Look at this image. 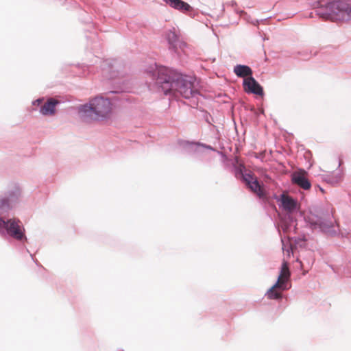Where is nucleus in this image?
<instances>
[{
  "mask_svg": "<svg viewBox=\"0 0 351 351\" xmlns=\"http://www.w3.org/2000/svg\"><path fill=\"white\" fill-rule=\"evenodd\" d=\"M149 73L155 84L161 89L165 95H170L173 90H178L186 99L201 95L199 91L193 87L189 76L176 70L156 64L155 68L150 70Z\"/></svg>",
  "mask_w": 351,
  "mask_h": 351,
  "instance_id": "nucleus-1",
  "label": "nucleus"
},
{
  "mask_svg": "<svg viewBox=\"0 0 351 351\" xmlns=\"http://www.w3.org/2000/svg\"><path fill=\"white\" fill-rule=\"evenodd\" d=\"M21 196L19 189L15 188L0 195V235L15 240H27L25 229L20 220L5 217L15 208Z\"/></svg>",
  "mask_w": 351,
  "mask_h": 351,
  "instance_id": "nucleus-2",
  "label": "nucleus"
},
{
  "mask_svg": "<svg viewBox=\"0 0 351 351\" xmlns=\"http://www.w3.org/2000/svg\"><path fill=\"white\" fill-rule=\"evenodd\" d=\"M308 215L303 214L302 216L306 227L312 230H318L319 233L327 237L339 236L340 231L335 229V223L331 219L332 215L322 204L312 205L308 208Z\"/></svg>",
  "mask_w": 351,
  "mask_h": 351,
  "instance_id": "nucleus-3",
  "label": "nucleus"
},
{
  "mask_svg": "<svg viewBox=\"0 0 351 351\" xmlns=\"http://www.w3.org/2000/svg\"><path fill=\"white\" fill-rule=\"evenodd\" d=\"M315 13L324 20L351 21V0H317Z\"/></svg>",
  "mask_w": 351,
  "mask_h": 351,
  "instance_id": "nucleus-4",
  "label": "nucleus"
},
{
  "mask_svg": "<svg viewBox=\"0 0 351 351\" xmlns=\"http://www.w3.org/2000/svg\"><path fill=\"white\" fill-rule=\"evenodd\" d=\"M80 117L92 121H101L108 119L112 110V103L108 98L97 96L88 103L77 107Z\"/></svg>",
  "mask_w": 351,
  "mask_h": 351,
  "instance_id": "nucleus-5",
  "label": "nucleus"
},
{
  "mask_svg": "<svg viewBox=\"0 0 351 351\" xmlns=\"http://www.w3.org/2000/svg\"><path fill=\"white\" fill-rule=\"evenodd\" d=\"M280 209L285 212L282 217V228L284 232H296L298 228L297 215L302 216L300 205L293 197L285 193L280 194L278 199Z\"/></svg>",
  "mask_w": 351,
  "mask_h": 351,
  "instance_id": "nucleus-6",
  "label": "nucleus"
},
{
  "mask_svg": "<svg viewBox=\"0 0 351 351\" xmlns=\"http://www.w3.org/2000/svg\"><path fill=\"white\" fill-rule=\"evenodd\" d=\"M232 173L250 191H256V188L262 184L252 171H247L243 163H232Z\"/></svg>",
  "mask_w": 351,
  "mask_h": 351,
  "instance_id": "nucleus-7",
  "label": "nucleus"
},
{
  "mask_svg": "<svg viewBox=\"0 0 351 351\" xmlns=\"http://www.w3.org/2000/svg\"><path fill=\"white\" fill-rule=\"evenodd\" d=\"M166 40L169 45V49L178 56H181V52L184 51L187 44L180 40L179 34L176 32L175 28L169 29L166 34Z\"/></svg>",
  "mask_w": 351,
  "mask_h": 351,
  "instance_id": "nucleus-8",
  "label": "nucleus"
},
{
  "mask_svg": "<svg viewBox=\"0 0 351 351\" xmlns=\"http://www.w3.org/2000/svg\"><path fill=\"white\" fill-rule=\"evenodd\" d=\"M242 85L245 92L247 94H253L261 97L265 95L263 86L253 76L244 78Z\"/></svg>",
  "mask_w": 351,
  "mask_h": 351,
  "instance_id": "nucleus-9",
  "label": "nucleus"
},
{
  "mask_svg": "<svg viewBox=\"0 0 351 351\" xmlns=\"http://www.w3.org/2000/svg\"><path fill=\"white\" fill-rule=\"evenodd\" d=\"M287 263L285 261H283L281 265V268L279 272V274L278 276L277 280L275 282V283L267 290V291L265 293V295L267 297L268 299L270 300H280L282 299V296L280 293H278V291H275L274 289L276 288H279L280 287V278H282L283 272H284V267L287 266Z\"/></svg>",
  "mask_w": 351,
  "mask_h": 351,
  "instance_id": "nucleus-10",
  "label": "nucleus"
},
{
  "mask_svg": "<svg viewBox=\"0 0 351 351\" xmlns=\"http://www.w3.org/2000/svg\"><path fill=\"white\" fill-rule=\"evenodd\" d=\"M199 143H200V141L194 140H178V145L182 148V152L189 156H194L200 152Z\"/></svg>",
  "mask_w": 351,
  "mask_h": 351,
  "instance_id": "nucleus-11",
  "label": "nucleus"
},
{
  "mask_svg": "<svg viewBox=\"0 0 351 351\" xmlns=\"http://www.w3.org/2000/svg\"><path fill=\"white\" fill-rule=\"evenodd\" d=\"M60 102L53 98L49 99L46 103L40 107L39 112L43 116H51L56 112V106Z\"/></svg>",
  "mask_w": 351,
  "mask_h": 351,
  "instance_id": "nucleus-12",
  "label": "nucleus"
},
{
  "mask_svg": "<svg viewBox=\"0 0 351 351\" xmlns=\"http://www.w3.org/2000/svg\"><path fill=\"white\" fill-rule=\"evenodd\" d=\"M166 4L171 8L182 12H187L191 11L193 8L189 3L183 0H162Z\"/></svg>",
  "mask_w": 351,
  "mask_h": 351,
  "instance_id": "nucleus-13",
  "label": "nucleus"
},
{
  "mask_svg": "<svg viewBox=\"0 0 351 351\" xmlns=\"http://www.w3.org/2000/svg\"><path fill=\"white\" fill-rule=\"evenodd\" d=\"M233 72L238 77H243L252 76L253 71L251 67L246 64H238L234 66Z\"/></svg>",
  "mask_w": 351,
  "mask_h": 351,
  "instance_id": "nucleus-14",
  "label": "nucleus"
},
{
  "mask_svg": "<svg viewBox=\"0 0 351 351\" xmlns=\"http://www.w3.org/2000/svg\"><path fill=\"white\" fill-rule=\"evenodd\" d=\"M323 179L326 183L332 186H335L342 180L343 173L341 171L332 172L329 175L324 176Z\"/></svg>",
  "mask_w": 351,
  "mask_h": 351,
  "instance_id": "nucleus-15",
  "label": "nucleus"
},
{
  "mask_svg": "<svg viewBox=\"0 0 351 351\" xmlns=\"http://www.w3.org/2000/svg\"><path fill=\"white\" fill-rule=\"evenodd\" d=\"M292 182L297 184L304 190H309L311 188V182L306 177L302 175H295L292 178Z\"/></svg>",
  "mask_w": 351,
  "mask_h": 351,
  "instance_id": "nucleus-16",
  "label": "nucleus"
},
{
  "mask_svg": "<svg viewBox=\"0 0 351 351\" xmlns=\"http://www.w3.org/2000/svg\"><path fill=\"white\" fill-rule=\"evenodd\" d=\"M290 275L289 270H285L283 272L282 278H280V289L282 291L288 290L291 285L289 284L287 281V277Z\"/></svg>",
  "mask_w": 351,
  "mask_h": 351,
  "instance_id": "nucleus-17",
  "label": "nucleus"
},
{
  "mask_svg": "<svg viewBox=\"0 0 351 351\" xmlns=\"http://www.w3.org/2000/svg\"><path fill=\"white\" fill-rule=\"evenodd\" d=\"M294 245L299 247H306L307 245V239L305 235L294 237L292 238Z\"/></svg>",
  "mask_w": 351,
  "mask_h": 351,
  "instance_id": "nucleus-18",
  "label": "nucleus"
},
{
  "mask_svg": "<svg viewBox=\"0 0 351 351\" xmlns=\"http://www.w3.org/2000/svg\"><path fill=\"white\" fill-rule=\"evenodd\" d=\"M203 112V119L205 121L206 123H207L208 125H211L213 128H216L215 125L213 124L214 121V118L212 117V115L206 110H201Z\"/></svg>",
  "mask_w": 351,
  "mask_h": 351,
  "instance_id": "nucleus-19",
  "label": "nucleus"
},
{
  "mask_svg": "<svg viewBox=\"0 0 351 351\" xmlns=\"http://www.w3.org/2000/svg\"><path fill=\"white\" fill-rule=\"evenodd\" d=\"M17 241L19 242V243H18L16 245V249L21 253H23V252H26V253H28L29 254L30 252L29 250L27 249V247L25 246V243L26 242H27L28 241V239L27 238V240H16Z\"/></svg>",
  "mask_w": 351,
  "mask_h": 351,
  "instance_id": "nucleus-20",
  "label": "nucleus"
},
{
  "mask_svg": "<svg viewBox=\"0 0 351 351\" xmlns=\"http://www.w3.org/2000/svg\"><path fill=\"white\" fill-rule=\"evenodd\" d=\"M263 184L259 186L258 188H256V191H253L252 192L255 193L257 195V197L262 199L263 201H265L266 199V194L262 189Z\"/></svg>",
  "mask_w": 351,
  "mask_h": 351,
  "instance_id": "nucleus-21",
  "label": "nucleus"
},
{
  "mask_svg": "<svg viewBox=\"0 0 351 351\" xmlns=\"http://www.w3.org/2000/svg\"><path fill=\"white\" fill-rule=\"evenodd\" d=\"M216 152L218 155H219L221 157H222V158L224 159V160H226V167H229V166H230V167H232V163H234V162H232V160H231L228 159V156H227V155H226V153H224V152H221V151H219V150H217V149L216 150V152Z\"/></svg>",
  "mask_w": 351,
  "mask_h": 351,
  "instance_id": "nucleus-22",
  "label": "nucleus"
},
{
  "mask_svg": "<svg viewBox=\"0 0 351 351\" xmlns=\"http://www.w3.org/2000/svg\"><path fill=\"white\" fill-rule=\"evenodd\" d=\"M198 145H200V147L204 148L207 150H209V151L215 152L217 150V149L215 147H214L210 145H208L206 143H204L200 142V143H199Z\"/></svg>",
  "mask_w": 351,
  "mask_h": 351,
  "instance_id": "nucleus-23",
  "label": "nucleus"
},
{
  "mask_svg": "<svg viewBox=\"0 0 351 351\" xmlns=\"http://www.w3.org/2000/svg\"><path fill=\"white\" fill-rule=\"evenodd\" d=\"M237 13L240 14V15H242L245 17V19H246V21L248 22V23H251V21L252 20L250 17V15H248L244 10H236Z\"/></svg>",
  "mask_w": 351,
  "mask_h": 351,
  "instance_id": "nucleus-24",
  "label": "nucleus"
},
{
  "mask_svg": "<svg viewBox=\"0 0 351 351\" xmlns=\"http://www.w3.org/2000/svg\"><path fill=\"white\" fill-rule=\"evenodd\" d=\"M281 241H282V250L286 251L287 256H289L291 254H293L292 246L290 245V246L286 247L282 239H281Z\"/></svg>",
  "mask_w": 351,
  "mask_h": 351,
  "instance_id": "nucleus-25",
  "label": "nucleus"
},
{
  "mask_svg": "<svg viewBox=\"0 0 351 351\" xmlns=\"http://www.w3.org/2000/svg\"><path fill=\"white\" fill-rule=\"evenodd\" d=\"M43 101L44 97H39L35 100H33L32 104L34 106H39Z\"/></svg>",
  "mask_w": 351,
  "mask_h": 351,
  "instance_id": "nucleus-26",
  "label": "nucleus"
},
{
  "mask_svg": "<svg viewBox=\"0 0 351 351\" xmlns=\"http://www.w3.org/2000/svg\"><path fill=\"white\" fill-rule=\"evenodd\" d=\"M309 156H311L312 154H311V152L310 151H307L306 152V154L304 156V158L306 160H308L309 165H308V169H310L312 166H313V163L311 162V160H310V158L308 157Z\"/></svg>",
  "mask_w": 351,
  "mask_h": 351,
  "instance_id": "nucleus-27",
  "label": "nucleus"
},
{
  "mask_svg": "<svg viewBox=\"0 0 351 351\" xmlns=\"http://www.w3.org/2000/svg\"><path fill=\"white\" fill-rule=\"evenodd\" d=\"M268 18H265V19H255V20H252L251 21V23L252 25H254V26H258V25L260 24L261 22H263V21H265Z\"/></svg>",
  "mask_w": 351,
  "mask_h": 351,
  "instance_id": "nucleus-28",
  "label": "nucleus"
},
{
  "mask_svg": "<svg viewBox=\"0 0 351 351\" xmlns=\"http://www.w3.org/2000/svg\"><path fill=\"white\" fill-rule=\"evenodd\" d=\"M122 92H124V90L122 89V88H119L118 90H110V93H112V94H118V93H122Z\"/></svg>",
  "mask_w": 351,
  "mask_h": 351,
  "instance_id": "nucleus-29",
  "label": "nucleus"
},
{
  "mask_svg": "<svg viewBox=\"0 0 351 351\" xmlns=\"http://www.w3.org/2000/svg\"><path fill=\"white\" fill-rule=\"evenodd\" d=\"M29 254L31 256V258H32V261H34V263H35V264L36 265L39 266L40 264H39L38 261H37V259L34 258L33 254L31 252Z\"/></svg>",
  "mask_w": 351,
  "mask_h": 351,
  "instance_id": "nucleus-30",
  "label": "nucleus"
},
{
  "mask_svg": "<svg viewBox=\"0 0 351 351\" xmlns=\"http://www.w3.org/2000/svg\"><path fill=\"white\" fill-rule=\"evenodd\" d=\"M296 262H298V263H300V269H301L302 270H303V269H304V264H303V263H302V262L299 258H297V259H296Z\"/></svg>",
  "mask_w": 351,
  "mask_h": 351,
  "instance_id": "nucleus-31",
  "label": "nucleus"
},
{
  "mask_svg": "<svg viewBox=\"0 0 351 351\" xmlns=\"http://www.w3.org/2000/svg\"><path fill=\"white\" fill-rule=\"evenodd\" d=\"M273 197L274 199H275L276 200V202H278V199H280V195H277L276 193H274L273 195Z\"/></svg>",
  "mask_w": 351,
  "mask_h": 351,
  "instance_id": "nucleus-32",
  "label": "nucleus"
},
{
  "mask_svg": "<svg viewBox=\"0 0 351 351\" xmlns=\"http://www.w3.org/2000/svg\"><path fill=\"white\" fill-rule=\"evenodd\" d=\"M317 187L319 189V191L321 192H322V193L325 192L324 189L322 186H320L319 184L317 185Z\"/></svg>",
  "mask_w": 351,
  "mask_h": 351,
  "instance_id": "nucleus-33",
  "label": "nucleus"
},
{
  "mask_svg": "<svg viewBox=\"0 0 351 351\" xmlns=\"http://www.w3.org/2000/svg\"><path fill=\"white\" fill-rule=\"evenodd\" d=\"M232 6H236V5H237V2H236V1H232Z\"/></svg>",
  "mask_w": 351,
  "mask_h": 351,
  "instance_id": "nucleus-34",
  "label": "nucleus"
}]
</instances>
